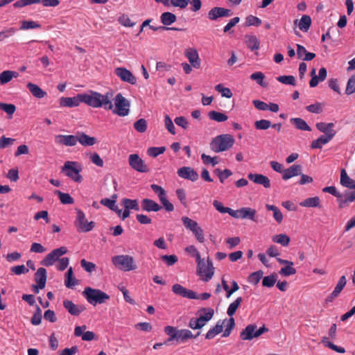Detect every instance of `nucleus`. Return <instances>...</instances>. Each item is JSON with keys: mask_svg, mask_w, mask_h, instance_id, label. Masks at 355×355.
<instances>
[{"mask_svg": "<svg viewBox=\"0 0 355 355\" xmlns=\"http://www.w3.org/2000/svg\"><path fill=\"white\" fill-rule=\"evenodd\" d=\"M112 92H107L105 94H101L96 92L90 91L89 94H79L76 96L62 97L60 98L61 107H76L80 103H85L92 107H103L106 110H112L114 107L112 99Z\"/></svg>", "mask_w": 355, "mask_h": 355, "instance_id": "f257e3e1", "label": "nucleus"}, {"mask_svg": "<svg viewBox=\"0 0 355 355\" xmlns=\"http://www.w3.org/2000/svg\"><path fill=\"white\" fill-rule=\"evenodd\" d=\"M235 142L232 135L229 134L220 135L214 137L210 142V148L214 153H220L229 150Z\"/></svg>", "mask_w": 355, "mask_h": 355, "instance_id": "f03ea898", "label": "nucleus"}, {"mask_svg": "<svg viewBox=\"0 0 355 355\" xmlns=\"http://www.w3.org/2000/svg\"><path fill=\"white\" fill-rule=\"evenodd\" d=\"M82 166L78 162L67 161L61 168V172L73 181L80 183L83 176L80 175Z\"/></svg>", "mask_w": 355, "mask_h": 355, "instance_id": "7ed1b4c3", "label": "nucleus"}, {"mask_svg": "<svg viewBox=\"0 0 355 355\" xmlns=\"http://www.w3.org/2000/svg\"><path fill=\"white\" fill-rule=\"evenodd\" d=\"M112 262L118 269L125 272L137 268L134 257L128 254L114 256L112 258Z\"/></svg>", "mask_w": 355, "mask_h": 355, "instance_id": "20e7f679", "label": "nucleus"}, {"mask_svg": "<svg viewBox=\"0 0 355 355\" xmlns=\"http://www.w3.org/2000/svg\"><path fill=\"white\" fill-rule=\"evenodd\" d=\"M83 295L89 304L94 306L96 304L105 303L110 299V295L105 292L91 287H86L83 291Z\"/></svg>", "mask_w": 355, "mask_h": 355, "instance_id": "39448f33", "label": "nucleus"}, {"mask_svg": "<svg viewBox=\"0 0 355 355\" xmlns=\"http://www.w3.org/2000/svg\"><path fill=\"white\" fill-rule=\"evenodd\" d=\"M115 107L112 112L120 116L128 115L130 112V103L121 93L116 95L114 98Z\"/></svg>", "mask_w": 355, "mask_h": 355, "instance_id": "423d86ee", "label": "nucleus"}, {"mask_svg": "<svg viewBox=\"0 0 355 355\" xmlns=\"http://www.w3.org/2000/svg\"><path fill=\"white\" fill-rule=\"evenodd\" d=\"M76 220L74 223L76 227L78 232H87L91 231L95 226L93 221L88 222L85 214L80 209H76Z\"/></svg>", "mask_w": 355, "mask_h": 355, "instance_id": "0eeeda50", "label": "nucleus"}, {"mask_svg": "<svg viewBox=\"0 0 355 355\" xmlns=\"http://www.w3.org/2000/svg\"><path fill=\"white\" fill-rule=\"evenodd\" d=\"M67 252L66 247H60L57 249H54L50 253H49L42 261L41 264L44 266H51L56 261L59 260V258Z\"/></svg>", "mask_w": 355, "mask_h": 355, "instance_id": "6e6552de", "label": "nucleus"}, {"mask_svg": "<svg viewBox=\"0 0 355 355\" xmlns=\"http://www.w3.org/2000/svg\"><path fill=\"white\" fill-rule=\"evenodd\" d=\"M130 166L135 171L139 173H148L150 169L144 160L137 154H131L128 157Z\"/></svg>", "mask_w": 355, "mask_h": 355, "instance_id": "1a4fd4ad", "label": "nucleus"}, {"mask_svg": "<svg viewBox=\"0 0 355 355\" xmlns=\"http://www.w3.org/2000/svg\"><path fill=\"white\" fill-rule=\"evenodd\" d=\"M196 272L204 282L209 281L214 274V267L213 266L212 261L209 258L207 261L204 260V267H202L200 270H198V265L197 264Z\"/></svg>", "mask_w": 355, "mask_h": 355, "instance_id": "9d476101", "label": "nucleus"}, {"mask_svg": "<svg viewBox=\"0 0 355 355\" xmlns=\"http://www.w3.org/2000/svg\"><path fill=\"white\" fill-rule=\"evenodd\" d=\"M257 211L250 207H242L237 210L233 211L232 217L235 218L249 219L254 222H257Z\"/></svg>", "mask_w": 355, "mask_h": 355, "instance_id": "9b49d317", "label": "nucleus"}, {"mask_svg": "<svg viewBox=\"0 0 355 355\" xmlns=\"http://www.w3.org/2000/svg\"><path fill=\"white\" fill-rule=\"evenodd\" d=\"M114 73L123 82L128 83L131 85L136 84V77L126 68L117 67L114 69Z\"/></svg>", "mask_w": 355, "mask_h": 355, "instance_id": "f8f14e48", "label": "nucleus"}, {"mask_svg": "<svg viewBox=\"0 0 355 355\" xmlns=\"http://www.w3.org/2000/svg\"><path fill=\"white\" fill-rule=\"evenodd\" d=\"M232 15V12L230 9L222 7H214L209 11L208 18L210 20L216 21L219 17H230Z\"/></svg>", "mask_w": 355, "mask_h": 355, "instance_id": "ddd939ff", "label": "nucleus"}, {"mask_svg": "<svg viewBox=\"0 0 355 355\" xmlns=\"http://www.w3.org/2000/svg\"><path fill=\"white\" fill-rule=\"evenodd\" d=\"M172 291L177 295L188 299L197 298V293L191 290L183 287L182 285L175 284L172 286Z\"/></svg>", "mask_w": 355, "mask_h": 355, "instance_id": "4468645a", "label": "nucleus"}, {"mask_svg": "<svg viewBox=\"0 0 355 355\" xmlns=\"http://www.w3.org/2000/svg\"><path fill=\"white\" fill-rule=\"evenodd\" d=\"M315 127L320 132L324 133L323 135L331 139H333L336 135V131L334 130L335 125L334 123L319 122L315 124Z\"/></svg>", "mask_w": 355, "mask_h": 355, "instance_id": "2eb2a0df", "label": "nucleus"}, {"mask_svg": "<svg viewBox=\"0 0 355 355\" xmlns=\"http://www.w3.org/2000/svg\"><path fill=\"white\" fill-rule=\"evenodd\" d=\"M184 55L189 60L191 65L195 69L200 68V60L198 53L195 48H189L185 50Z\"/></svg>", "mask_w": 355, "mask_h": 355, "instance_id": "dca6fc26", "label": "nucleus"}, {"mask_svg": "<svg viewBox=\"0 0 355 355\" xmlns=\"http://www.w3.org/2000/svg\"><path fill=\"white\" fill-rule=\"evenodd\" d=\"M178 175L184 179L195 182L198 179V173L191 167L183 166L178 170Z\"/></svg>", "mask_w": 355, "mask_h": 355, "instance_id": "f3484780", "label": "nucleus"}, {"mask_svg": "<svg viewBox=\"0 0 355 355\" xmlns=\"http://www.w3.org/2000/svg\"><path fill=\"white\" fill-rule=\"evenodd\" d=\"M63 306L71 315L76 316L79 315L86 309L85 305H76L72 301L69 300L63 301Z\"/></svg>", "mask_w": 355, "mask_h": 355, "instance_id": "a211bd4d", "label": "nucleus"}, {"mask_svg": "<svg viewBox=\"0 0 355 355\" xmlns=\"http://www.w3.org/2000/svg\"><path fill=\"white\" fill-rule=\"evenodd\" d=\"M55 142L60 145L66 146H74L76 145L78 139L77 135H56L55 137Z\"/></svg>", "mask_w": 355, "mask_h": 355, "instance_id": "6ab92c4d", "label": "nucleus"}, {"mask_svg": "<svg viewBox=\"0 0 355 355\" xmlns=\"http://www.w3.org/2000/svg\"><path fill=\"white\" fill-rule=\"evenodd\" d=\"M248 178L253 182L262 185L264 188L268 189L270 187V179L262 174L249 173Z\"/></svg>", "mask_w": 355, "mask_h": 355, "instance_id": "aec40b11", "label": "nucleus"}, {"mask_svg": "<svg viewBox=\"0 0 355 355\" xmlns=\"http://www.w3.org/2000/svg\"><path fill=\"white\" fill-rule=\"evenodd\" d=\"M347 284V279L345 275H343L340 277L336 287L334 288V290L333 292L327 297V302H332L335 298H336L343 289L345 288V285Z\"/></svg>", "mask_w": 355, "mask_h": 355, "instance_id": "412c9836", "label": "nucleus"}, {"mask_svg": "<svg viewBox=\"0 0 355 355\" xmlns=\"http://www.w3.org/2000/svg\"><path fill=\"white\" fill-rule=\"evenodd\" d=\"M87 329L86 325L77 326L74 329V336L76 337L82 336L83 340L90 341L95 338V334L93 331H87L83 333V330Z\"/></svg>", "mask_w": 355, "mask_h": 355, "instance_id": "4be33fe9", "label": "nucleus"}, {"mask_svg": "<svg viewBox=\"0 0 355 355\" xmlns=\"http://www.w3.org/2000/svg\"><path fill=\"white\" fill-rule=\"evenodd\" d=\"M141 209L146 211H155L157 212L162 209V207L157 204L155 201L144 198L141 200Z\"/></svg>", "mask_w": 355, "mask_h": 355, "instance_id": "5701e85b", "label": "nucleus"}, {"mask_svg": "<svg viewBox=\"0 0 355 355\" xmlns=\"http://www.w3.org/2000/svg\"><path fill=\"white\" fill-rule=\"evenodd\" d=\"M302 166L297 164H293L288 168L284 170L282 179L287 180L293 177L297 176L301 174Z\"/></svg>", "mask_w": 355, "mask_h": 355, "instance_id": "b1692460", "label": "nucleus"}, {"mask_svg": "<svg viewBox=\"0 0 355 355\" xmlns=\"http://www.w3.org/2000/svg\"><path fill=\"white\" fill-rule=\"evenodd\" d=\"M257 325L249 324L248 325L240 334V337L243 340H250L254 338H257L255 336Z\"/></svg>", "mask_w": 355, "mask_h": 355, "instance_id": "393cba45", "label": "nucleus"}, {"mask_svg": "<svg viewBox=\"0 0 355 355\" xmlns=\"http://www.w3.org/2000/svg\"><path fill=\"white\" fill-rule=\"evenodd\" d=\"M78 141L83 146H92L96 143V138L90 137L85 132L77 133Z\"/></svg>", "mask_w": 355, "mask_h": 355, "instance_id": "a878e982", "label": "nucleus"}, {"mask_svg": "<svg viewBox=\"0 0 355 355\" xmlns=\"http://www.w3.org/2000/svg\"><path fill=\"white\" fill-rule=\"evenodd\" d=\"M46 277V270L44 268H39L35 274V280L41 289L45 287Z\"/></svg>", "mask_w": 355, "mask_h": 355, "instance_id": "bb28decb", "label": "nucleus"}, {"mask_svg": "<svg viewBox=\"0 0 355 355\" xmlns=\"http://www.w3.org/2000/svg\"><path fill=\"white\" fill-rule=\"evenodd\" d=\"M340 184L345 187L355 190V180L347 175L345 169L340 171Z\"/></svg>", "mask_w": 355, "mask_h": 355, "instance_id": "cd10ccee", "label": "nucleus"}, {"mask_svg": "<svg viewBox=\"0 0 355 355\" xmlns=\"http://www.w3.org/2000/svg\"><path fill=\"white\" fill-rule=\"evenodd\" d=\"M179 331L175 327L172 326H166L164 328V332L168 336V338L164 342L165 344H168L172 340H175L177 342L179 341Z\"/></svg>", "mask_w": 355, "mask_h": 355, "instance_id": "c85d7f7f", "label": "nucleus"}, {"mask_svg": "<svg viewBox=\"0 0 355 355\" xmlns=\"http://www.w3.org/2000/svg\"><path fill=\"white\" fill-rule=\"evenodd\" d=\"M246 46L252 51L258 50L260 46V42L255 35H246L245 36Z\"/></svg>", "mask_w": 355, "mask_h": 355, "instance_id": "c756f323", "label": "nucleus"}, {"mask_svg": "<svg viewBox=\"0 0 355 355\" xmlns=\"http://www.w3.org/2000/svg\"><path fill=\"white\" fill-rule=\"evenodd\" d=\"M27 88L35 98H42L46 95V92L43 91L38 85L28 83Z\"/></svg>", "mask_w": 355, "mask_h": 355, "instance_id": "7c9ffc66", "label": "nucleus"}, {"mask_svg": "<svg viewBox=\"0 0 355 355\" xmlns=\"http://www.w3.org/2000/svg\"><path fill=\"white\" fill-rule=\"evenodd\" d=\"M300 205L304 207H318L321 208L320 200L319 197L308 198L301 202Z\"/></svg>", "mask_w": 355, "mask_h": 355, "instance_id": "2f4dec72", "label": "nucleus"}, {"mask_svg": "<svg viewBox=\"0 0 355 355\" xmlns=\"http://www.w3.org/2000/svg\"><path fill=\"white\" fill-rule=\"evenodd\" d=\"M160 20L163 25L170 26L177 20V17L172 12H165L161 15Z\"/></svg>", "mask_w": 355, "mask_h": 355, "instance_id": "473e14b6", "label": "nucleus"}, {"mask_svg": "<svg viewBox=\"0 0 355 355\" xmlns=\"http://www.w3.org/2000/svg\"><path fill=\"white\" fill-rule=\"evenodd\" d=\"M291 123L295 126L298 130L311 131V127L306 123V122L301 118H292Z\"/></svg>", "mask_w": 355, "mask_h": 355, "instance_id": "72a5a7b5", "label": "nucleus"}, {"mask_svg": "<svg viewBox=\"0 0 355 355\" xmlns=\"http://www.w3.org/2000/svg\"><path fill=\"white\" fill-rule=\"evenodd\" d=\"M332 139L327 137L325 135H321L317 139L313 140L311 142V148L313 149H321L323 145L327 144Z\"/></svg>", "mask_w": 355, "mask_h": 355, "instance_id": "f704fd0d", "label": "nucleus"}, {"mask_svg": "<svg viewBox=\"0 0 355 355\" xmlns=\"http://www.w3.org/2000/svg\"><path fill=\"white\" fill-rule=\"evenodd\" d=\"M311 25V18L309 15H304L300 19L298 23L299 28L303 32H307Z\"/></svg>", "mask_w": 355, "mask_h": 355, "instance_id": "c9c22d12", "label": "nucleus"}, {"mask_svg": "<svg viewBox=\"0 0 355 355\" xmlns=\"http://www.w3.org/2000/svg\"><path fill=\"white\" fill-rule=\"evenodd\" d=\"M54 193L59 197L62 204L71 205L74 202L73 198L69 193H63L59 190H55Z\"/></svg>", "mask_w": 355, "mask_h": 355, "instance_id": "e433bc0d", "label": "nucleus"}, {"mask_svg": "<svg viewBox=\"0 0 355 355\" xmlns=\"http://www.w3.org/2000/svg\"><path fill=\"white\" fill-rule=\"evenodd\" d=\"M272 240L275 243H277L284 247L289 245L291 241L290 237L285 234H277L272 236Z\"/></svg>", "mask_w": 355, "mask_h": 355, "instance_id": "4c0bfd02", "label": "nucleus"}, {"mask_svg": "<svg viewBox=\"0 0 355 355\" xmlns=\"http://www.w3.org/2000/svg\"><path fill=\"white\" fill-rule=\"evenodd\" d=\"M208 116L210 119L216 121L217 122H223L227 120L228 116L224 113H221L216 111H210L208 113Z\"/></svg>", "mask_w": 355, "mask_h": 355, "instance_id": "58836bf2", "label": "nucleus"}, {"mask_svg": "<svg viewBox=\"0 0 355 355\" xmlns=\"http://www.w3.org/2000/svg\"><path fill=\"white\" fill-rule=\"evenodd\" d=\"M198 314L205 320V321H209L214 314V310L212 308H201L198 311Z\"/></svg>", "mask_w": 355, "mask_h": 355, "instance_id": "ea45409f", "label": "nucleus"}, {"mask_svg": "<svg viewBox=\"0 0 355 355\" xmlns=\"http://www.w3.org/2000/svg\"><path fill=\"white\" fill-rule=\"evenodd\" d=\"M277 275L275 272L272 273L270 275L266 276L263 278L262 285L268 288L272 287L277 282Z\"/></svg>", "mask_w": 355, "mask_h": 355, "instance_id": "a19ab883", "label": "nucleus"}, {"mask_svg": "<svg viewBox=\"0 0 355 355\" xmlns=\"http://www.w3.org/2000/svg\"><path fill=\"white\" fill-rule=\"evenodd\" d=\"M200 332H198L196 335H193L191 331L188 329H180L179 331V340H181L182 342H184L187 340L188 339L196 338L200 335Z\"/></svg>", "mask_w": 355, "mask_h": 355, "instance_id": "79ce46f5", "label": "nucleus"}, {"mask_svg": "<svg viewBox=\"0 0 355 355\" xmlns=\"http://www.w3.org/2000/svg\"><path fill=\"white\" fill-rule=\"evenodd\" d=\"M242 301V297H239L232 303L230 304L227 311V313L229 316L232 317L236 313L237 309L241 305Z\"/></svg>", "mask_w": 355, "mask_h": 355, "instance_id": "37998d69", "label": "nucleus"}, {"mask_svg": "<svg viewBox=\"0 0 355 355\" xmlns=\"http://www.w3.org/2000/svg\"><path fill=\"white\" fill-rule=\"evenodd\" d=\"M122 203L124 207L128 209H134L135 211L139 210V206L137 200H132L128 198H123Z\"/></svg>", "mask_w": 355, "mask_h": 355, "instance_id": "c03bdc74", "label": "nucleus"}, {"mask_svg": "<svg viewBox=\"0 0 355 355\" xmlns=\"http://www.w3.org/2000/svg\"><path fill=\"white\" fill-rule=\"evenodd\" d=\"M213 205L216 208V209L218 211H219L220 213H221V214L227 213L232 217L234 210L230 207H224L221 202L215 200L213 202Z\"/></svg>", "mask_w": 355, "mask_h": 355, "instance_id": "a18cd8bd", "label": "nucleus"}, {"mask_svg": "<svg viewBox=\"0 0 355 355\" xmlns=\"http://www.w3.org/2000/svg\"><path fill=\"white\" fill-rule=\"evenodd\" d=\"M16 73L11 71H4L0 73V84L4 85L10 82L13 77H15Z\"/></svg>", "mask_w": 355, "mask_h": 355, "instance_id": "49530a36", "label": "nucleus"}, {"mask_svg": "<svg viewBox=\"0 0 355 355\" xmlns=\"http://www.w3.org/2000/svg\"><path fill=\"white\" fill-rule=\"evenodd\" d=\"M265 76L262 72H255L251 74L250 78L253 80H256L257 83L262 87H267L268 84L263 82Z\"/></svg>", "mask_w": 355, "mask_h": 355, "instance_id": "de8ad7c7", "label": "nucleus"}, {"mask_svg": "<svg viewBox=\"0 0 355 355\" xmlns=\"http://www.w3.org/2000/svg\"><path fill=\"white\" fill-rule=\"evenodd\" d=\"M73 269L71 267L69 268L67 272L65 273V282L64 284L67 288H72L76 284L75 279L73 278Z\"/></svg>", "mask_w": 355, "mask_h": 355, "instance_id": "09e8293b", "label": "nucleus"}, {"mask_svg": "<svg viewBox=\"0 0 355 355\" xmlns=\"http://www.w3.org/2000/svg\"><path fill=\"white\" fill-rule=\"evenodd\" d=\"M134 128L140 133H144L147 130V121L144 119H140L134 123Z\"/></svg>", "mask_w": 355, "mask_h": 355, "instance_id": "8fccbe9b", "label": "nucleus"}, {"mask_svg": "<svg viewBox=\"0 0 355 355\" xmlns=\"http://www.w3.org/2000/svg\"><path fill=\"white\" fill-rule=\"evenodd\" d=\"M182 221L184 225V227L189 230L190 231H193L195 228H196L197 226H198V223L191 219L190 218L187 216H183L182 218Z\"/></svg>", "mask_w": 355, "mask_h": 355, "instance_id": "3c124183", "label": "nucleus"}, {"mask_svg": "<svg viewBox=\"0 0 355 355\" xmlns=\"http://www.w3.org/2000/svg\"><path fill=\"white\" fill-rule=\"evenodd\" d=\"M271 126V122L266 119H261L254 122V128L257 130H266Z\"/></svg>", "mask_w": 355, "mask_h": 355, "instance_id": "603ef678", "label": "nucleus"}, {"mask_svg": "<svg viewBox=\"0 0 355 355\" xmlns=\"http://www.w3.org/2000/svg\"><path fill=\"white\" fill-rule=\"evenodd\" d=\"M277 80L285 85H290L293 86L296 85L295 78L293 76H280L277 78Z\"/></svg>", "mask_w": 355, "mask_h": 355, "instance_id": "864d4df0", "label": "nucleus"}, {"mask_svg": "<svg viewBox=\"0 0 355 355\" xmlns=\"http://www.w3.org/2000/svg\"><path fill=\"white\" fill-rule=\"evenodd\" d=\"M263 274V272L262 270H258L251 273L248 277V282L254 284V285L257 284L261 279Z\"/></svg>", "mask_w": 355, "mask_h": 355, "instance_id": "5fc2aeb1", "label": "nucleus"}, {"mask_svg": "<svg viewBox=\"0 0 355 355\" xmlns=\"http://www.w3.org/2000/svg\"><path fill=\"white\" fill-rule=\"evenodd\" d=\"M215 89L220 92L223 97L231 98L232 96V92L230 89L224 87L222 84H218L215 87Z\"/></svg>", "mask_w": 355, "mask_h": 355, "instance_id": "6e6d98bb", "label": "nucleus"}, {"mask_svg": "<svg viewBox=\"0 0 355 355\" xmlns=\"http://www.w3.org/2000/svg\"><path fill=\"white\" fill-rule=\"evenodd\" d=\"M215 172L217 173L221 183H223L225 179L232 175V172L230 169L227 168L224 171H221L219 168H217L215 170Z\"/></svg>", "mask_w": 355, "mask_h": 355, "instance_id": "4d7b16f0", "label": "nucleus"}, {"mask_svg": "<svg viewBox=\"0 0 355 355\" xmlns=\"http://www.w3.org/2000/svg\"><path fill=\"white\" fill-rule=\"evenodd\" d=\"M293 265H288V266H286L285 267L282 268L281 270L279 271V273L281 275H283L285 277L295 275L297 272V271H296L295 268H294L293 267Z\"/></svg>", "mask_w": 355, "mask_h": 355, "instance_id": "13d9d810", "label": "nucleus"}, {"mask_svg": "<svg viewBox=\"0 0 355 355\" xmlns=\"http://www.w3.org/2000/svg\"><path fill=\"white\" fill-rule=\"evenodd\" d=\"M261 24V20L253 15H249L246 17L245 19V26H259Z\"/></svg>", "mask_w": 355, "mask_h": 355, "instance_id": "bf43d9fd", "label": "nucleus"}, {"mask_svg": "<svg viewBox=\"0 0 355 355\" xmlns=\"http://www.w3.org/2000/svg\"><path fill=\"white\" fill-rule=\"evenodd\" d=\"M166 150V148L162 147H150L148 149V154L150 157H156L159 155L162 154Z\"/></svg>", "mask_w": 355, "mask_h": 355, "instance_id": "052dcab7", "label": "nucleus"}, {"mask_svg": "<svg viewBox=\"0 0 355 355\" xmlns=\"http://www.w3.org/2000/svg\"><path fill=\"white\" fill-rule=\"evenodd\" d=\"M355 92V75L352 76L347 81L345 93L347 95Z\"/></svg>", "mask_w": 355, "mask_h": 355, "instance_id": "680f3d73", "label": "nucleus"}, {"mask_svg": "<svg viewBox=\"0 0 355 355\" xmlns=\"http://www.w3.org/2000/svg\"><path fill=\"white\" fill-rule=\"evenodd\" d=\"M42 320V310L41 309L36 305V311L34 313L33 316L31 318V323L33 325H38L41 323Z\"/></svg>", "mask_w": 355, "mask_h": 355, "instance_id": "e2e57ef3", "label": "nucleus"}, {"mask_svg": "<svg viewBox=\"0 0 355 355\" xmlns=\"http://www.w3.org/2000/svg\"><path fill=\"white\" fill-rule=\"evenodd\" d=\"M118 21L122 26L125 27H132L135 24V23L132 22L129 17L125 14H123L121 16L119 17Z\"/></svg>", "mask_w": 355, "mask_h": 355, "instance_id": "0e129e2a", "label": "nucleus"}, {"mask_svg": "<svg viewBox=\"0 0 355 355\" xmlns=\"http://www.w3.org/2000/svg\"><path fill=\"white\" fill-rule=\"evenodd\" d=\"M161 259L168 266H173L178 261V257L175 254L162 255Z\"/></svg>", "mask_w": 355, "mask_h": 355, "instance_id": "69168bd1", "label": "nucleus"}, {"mask_svg": "<svg viewBox=\"0 0 355 355\" xmlns=\"http://www.w3.org/2000/svg\"><path fill=\"white\" fill-rule=\"evenodd\" d=\"M235 327V321H234V319L231 317L229 320H228V323L226 326V328L225 329V331H223V334L222 335L223 337H228L232 331L233 330V329Z\"/></svg>", "mask_w": 355, "mask_h": 355, "instance_id": "338daca9", "label": "nucleus"}, {"mask_svg": "<svg viewBox=\"0 0 355 355\" xmlns=\"http://www.w3.org/2000/svg\"><path fill=\"white\" fill-rule=\"evenodd\" d=\"M306 109L309 112L318 114L322 112V105L320 103H316L306 106Z\"/></svg>", "mask_w": 355, "mask_h": 355, "instance_id": "774afa93", "label": "nucleus"}]
</instances>
